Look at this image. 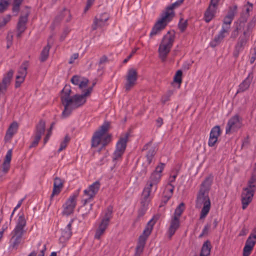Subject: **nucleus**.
Listing matches in <instances>:
<instances>
[{
    "label": "nucleus",
    "mask_w": 256,
    "mask_h": 256,
    "mask_svg": "<svg viewBox=\"0 0 256 256\" xmlns=\"http://www.w3.org/2000/svg\"><path fill=\"white\" fill-rule=\"evenodd\" d=\"M92 88H89L81 94H75L70 96L71 90L70 86H66L62 90L61 102L64 106V110L62 114V118L68 117L72 111L82 106L86 101V98L90 95Z\"/></svg>",
    "instance_id": "nucleus-1"
},
{
    "label": "nucleus",
    "mask_w": 256,
    "mask_h": 256,
    "mask_svg": "<svg viewBox=\"0 0 256 256\" xmlns=\"http://www.w3.org/2000/svg\"><path fill=\"white\" fill-rule=\"evenodd\" d=\"M26 224L24 214H19L16 226L10 234L12 237L10 240V249L16 250L18 248L22 242V236L26 232L24 228Z\"/></svg>",
    "instance_id": "nucleus-2"
},
{
    "label": "nucleus",
    "mask_w": 256,
    "mask_h": 256,
    "mask_svg": "<svg viewBox=\"0 0 256 256\" xmlns=\"http://www.w3.org/2000/svg\"><path fill=\"white\" fill-rule=\"evenodd\" d=\"M196 207L197 208H202L200 219L204 220L209 213L211 208L209 192L199 190L196 200Z\"/></svg>",
    "instance_id": "nucleus-3"
},
{
    "label": "nucleus",
    "mask_w": 256,
    "mask_h": 256,
    "mask_svg": "<svg viewBox=\"0 0 256 256\" xmlns=\"http://www.w3.org/2000/svg\"><path fill=\"white\" fill-rule=\"evenodd\" d=\"M175 40L174 32H168L165 34L160 44L158 52L160 58L164 61L170 51Z\"/></svg>",
    "instance_id": "nucleus-4"
},
{
    "label": "nucleus",
    "mask_w": 256,
    "mask_h": 256,
    "mask_svg": "<svg viewBox=\"0 0 256 256\" xmlns=\"http://www.w3.org/2000/svg\"><path fill=\"white\" fill-rule=\"evenodd\" d=\"M109 126L110 124L108 122H105L100 129L94 132L92 140V147H97L101 143L103 146H104L110 142V136L105 135Z\"/></svg>",
    "instance_id": "nucleus-5"
},
{
    "label": "nucleus",
    "mask_w": 256,
    "mask_h": 256,
    "mask_svg": "<svg viewBox=\"0 0 256 256\" xmlns=\"http://www.w3.org/2000/svg\"><path fill=\"white\" fill-rule=\"evenodd\" d=\"M156 222L153 218L151 219L147 224L142 234L138 238V244L136 248V256H140L143 252L146 244V240L152 232Z\"/></svg>",
    "instance_id": "nucleus-6"
},
{
    "label": "nucleus",
    "mask_w": 256,
    "mask_h": 256,
    "mask_svg": "<svg viewBox=\"0 0 256 256\" xmlns=\"http://www.w3.org/2000/svg\"><path fill=\"white\" fill-rule=\"evenodd\" d=\"M129 136L128 133H126L119 138L116 144V150L113 153L112 158L114 160H118L124 154L126 150Z\"/></svg>",
    "instance_id": "nucleus-7"
},
{
    "label": "nucleus",
    "mask_w": 256,
    "mask_h": 256,
    "mask_svg": "<svg viewBox=\"0 0 256 256\" xmlns=\"http://www.w3.org/2000/svg\"><path fill=\"white\" fill-rule=\"evenodd\" d=\"M80 190H78L66 200L63 204L62 214L68 216L73 213L76 204V198L79 194Z\"/></svg>",
    "instance_id": "nucleus-8"
},
{
    "label": "nucleus",
    "mask_w": 256,
    "mask_h": 256,
    "mask_svg": "<svg viewBox=\"0 0 256 256\" xmlns=\"http://www.w3.org/2000/svg\"><path fill=\"white\" fill-rule=\"evenodd\" d=\"M100 186L99 181H96L90 185L88 188L86 189L84 192V196L87 198L82 200L84 206L92 200L98 192Z\"/></svg>",
    "instance_id": "nucleus-9"
},
{
    "label": "nucleus",
    "mask_w": 256,
    "mask_h": 256,
    "mask_svg": "<svg viewBox=\"0 0 256 256\" xmlns=\"http://www.w3.org/2000/svg\"><path fill=\"white\" fill-rule=\"evenodd\" d=\"M170 21L171 20L168 18L167 16H164L162 14L160 18L153 26L150 34V37L152 38L154 36L160 34Z\"/></svg>",
    "instance_id": "nucleus-10"
},
{
    "label": "nucleus",
    "mask_w": 256,
    "mask_h": 256,
    "mask_svg": "<svg viewBox=\"0 0 256 256\" xmlns=\"http://www.w3.org/2000/svg\"><path fill=\"white\" fill-rule=\"evenodd\" d=\"M242 125V119L238 115L236 114L228 120L226 128V133L230 134L236 132L241 128Z\"/></svg>",
    "instance_id": "nucleus-11"
},
{
    "label": "nucleus",
    "mask_w": 256,
    "mask_h": 256,
    "mask_svg": "<svg viewBox=\"0 0 256 256\" xmlns=\"http://www.w3.org/2000/svg\"><path fill=\"white\" fill-rule=\"evenodd\" d=\"M112 206H109L102 214V219L98 224V228L106 232L109 225L110 221L112 217Z\"/></svg>",
    "instance_id": "nucleus-12"
},
{
    "label": "nucleus",
    "mask_w": 256,
    "mask_h": 256,
    "mask_svg": "<svg viewBox=\"0 0 256 256\" xmlns=\"http://www.w3.org/2000/svg\"><path fill=\"white\" fill-rule=\"evenodd\" d=\"M138 78V72L136 69L131 68L128 70L124 86L126 91H129L136 84Z\"/></svg>",
    "instance_id": "nucleus-13"
},
{
    "label": "nucleus",
    "mask_w": 256,
    "mask_h": 256,
    "mask_svg": "<svg viewBox=\"0 0 256 256\" xmlns=\"http://www.w3.org/2000/svg\"><path fill=\"white\" fill-rule=\"evenodd\" d=\"M255 191L246 188H243L241 194V202L242 210L246 209L252 202Z\"/></svg>",
    "instance_id": "nucleus-14"
},
{
    "label": "nucleus",
    "mask_w": 256,
    "mask_h": 256,
    "mask_svg": "<svg viewBox=\"0 0 256 256\" xmlns=\"http://www.w3.org/2000/svg\"><path fill=\"white\" fill-rule=\"evenodd\" d=\"M46 128L44 121L40 120L36 125L34 136V140L32 142L30 148L36 146L41 138L42 136L44 134Z\"/></svg>",
    "instance_id": "nucleus-15"
},
{
    "label": "nucleus",
    "mask_w": 256,
    "mask_h": 256,
    "mask_svg": "<svg viewBox=\"0 0 256 256\" xmlns=\"http://www.w3.org/2000/svg\"><path fill=\"white\" fill-rule=\"evenodd\" d=\"M28 66V62L24 61L18 68L16 78V88H18L20 86V84L24 82L27 74V69Z\"/></svg>",
    "instance_id": "nucleus-16"
},
{
    "label": "nucleus",
    "mask_w": 256,
    "mask_h": 256,
    "mask_svg": "<svg viewBox=\"0 0 256 256\" xmlns=\"http://www.w3.org/2000/svg\"><path fill=\"white\" fill-rule=\"evenodd\" d=\"M164 166V164L162 162L160 163V164L156 168L155 170L151 174L148 181L158 186V184L160 181L162 176V173Z\"/></svg>",
    "instance_id": "nucleus-17"
},
{
    "label": "nucleus",
    "mask_w": 256,
    "mask_h": 256,
    "mask_svg": "<svg viewBox=\"0 0 256 256\" xmlns=\"http://www.w3.org/2000/svg\"><path fill=\"white\" fill-rule=\"evenodd\" d=\"M109 18V14L106 12L97 15L94 20L93 24L92 26V30H94L98 28H101L106 26Z\"/></svg>",
    "instance_id": "nucleus-18"
},
{
    "label": "nucleus",
    "mask_w": 256,
    "mask_h": 256,
    "mask_svg": "<svg viewBox=\"0 0 256 256\" xmlns=\"http://www.w3.org/2000/svg\"><path fill=\"white\" fill-rule=\"evenodd\" d=\"M249 36H247V32H244L243 35L240 36L238 42L234 46V56L236 58H238L240 52H242L244 49V46L246 44L248 40Z\"/></svg>",
    "instance_id": "nucleus-19"
},
{
    "label": "nucleus",
    "mask_w": 256,
    "mask_h": 256,
    "mask_svg": "<svg viewBox=\"0 0 256 256\" xmlns=\"http://www.w3.org/2000/svg\"><path fill=\"white\" fill-rule=\"evenodd\" d=\"M158 189V186L148 181L142 191V198L144 199L146 202L150 200L152 197V193Z\"/></svg>",
    "instance_id": "nucleus-20"
},
{
    "label": "nucleus",
    "mask_w": 256,
    "mask_h": 256,
    "mask_svg": "<svg viewBox=\"0 0 256 256\" xmlns=\"http://www.w3.org/2000/svg\"><path fill=\"white\" fill-rule=\"evenodd\" d=\"M222 131L218 126H216L212 128L210 134V138L208 145L210 147L214 146L218 142V138L220 136Z\"/></svg>",
    "instance_id": "nucleus-21"
},
{
    "label": "nucleus",
    "mask_w": 256,
    "mask_h": 256,
    "mask_svg": "<svg viewBox=\"0 0 256 256\" xmlns=\"http://www.w3.org/2000/svg\"><path fill=\"white\" fill-rule=\"evenodd\" d=\"M142 150H147L146 156L148 164H150L156 152V147L150 142L144 146Z\"/></svg>",
    "instance_id": "nucleus-22"
},
{
    "label": "nucleus",
    "mask_w": 256,
    "mask_h": 256,
    "mask_svg": "<svg viewBox=\"0 0 256 256\" xmlns=\"http://www.w3.org/2000/svg\"><path fill=\"white\" fill-rule=\"evenodd\" d=\"M229 29L230 26H222V30L218 34L214 37V40L211 42V46L214 47L218 44L223 40L224 38L228 34Z\"/></svg>",
    "instance_id": "nucleus-23"
},
{
    "label": "nucleus",
    "mask_w": 256,
    "mask_h": 256,
    "mask_svg": "<svg viewBox=\"0 0 256 256\" xmlns=\"http://www.w3.org/2000/svg\"><path fill=\"white\" fill-rule=\"evenodd\" d=\"M184 1V0H178L170 6H168L162 14L164 16H167L168 18L172 20L174 16V9L180 6L183 3Z\"/></svg>",
    "instance_id": "nucleus-24"
},
{
    "label": "nucleus",
    "mask_w": 256,
    "mask_h": 256,
    "mask_svg": "<svg viewBox=\"0 0 256 256\" xmlns=\"http://www.w3.org/2000/svg\"><path fill=\"white\" fill-rule=\"evenodd\" d=\"M73 220H71L67 226L62 229L61 236L60 238V240L62 242H64L70 239L72 235V224L73 222Z\"/></svg>",
    "instance_id": "nucleus-25"
},
{
    "label": "nucleus",
    "mask_w": 256,
    "mask_h": 256,
    "mask_svg": "<svg viewBox=\"0 0 256 256\" xmlns=\"http://www.w3.org/2000/svg\"><path fill=\"white\" fill-rule=\"evenodd\" d=\"M28 14H26L24 16H21L17 24V37L20 38L22 34L24 32L26 29V24L28 22Z\"/></svg>",
    "instance_id": "nucleus-26"
},
{
    "label": "nucleus",
    "mask_w": 256,
    "mask_h": 256,
    "mask_svg": "<svg viewBox=\"0 0 256 256\" xmlns=\"http://www.w3.org/2000/svg\"><path fill=\"white\" fill-rule=\"evenodd\" d=\"M174 186L173 185L166 184V186L163 192V195L162 199V204H166L168 200L172 198ZM162 204H161L160 206H162Z\"/></svg>",
    "instance_id": "nucleus-27"
},
{
    "label": "nucleus",
    "mask_w": 256,
    "mask_h": 256,
    "mask_svg": "<svg viewBox=\"0 0 256 256\" xmlns=\"http://www.w3.org/2000/svg\"><path fill=\"white\" fill-rule=\"evenodd\" d=\"M180 226V220L176 218H172L170 221V226L167 232V234L169 238H171L175 234Z\"/></svg>",
    "instance_id": "nucleus-28"
},
{
    "label": "nucleus",
    "mask_w": 256,
    "mask_h": 256,
    "mask_svg": "<svg viewBox=\"0 0 256 256\" xmlns=\"http://www.w3.org/2000/svg\"><path fill=\"white\" fill-rule=\"evenodd\" d=\"M70 82L74 85L78 86L80 89H82L87 86L88 80L86 78L74 75L72 78Z\"/></svg>",
    "instance_id": "nucleus-29"
},
{
    "label": "nucleus",
    "mask_w": 256,
    "mask_h": 256,
    "mask_svg": "<svg viewBox=\"0 0 256 256\" xmlns=\"http://www.w3.org/2000/svg\"><path fill=\"white\" fill-rule=\"evenodd\" d=\"M218 7L210 4L204 16V18L206 22H210L214 16Z\"/></svg>",
    "instance_id": "nucleus-30"
},
{
    "label": "nucleus",
    "mask_w": 256,
    "mask_h": 256,
    "mask_svg": "<svg viewBox=\"0 0 256 256\" xmlns=\"http://www.w3.org/2000/svg\"><path fill=\"white\" fill-rule=\"evenodd\" d=\"M63 184L60 178H56L54 182V188L50 196V198L52 199L55 195H58L60 194L62 188Z\"/></svg>",
    "instance_id": "nucleus-31"
},
{
    "label": "nucleus",
    "mask_w": 256,
    "mask_h": 256,
    "mask_svg": "<svg viewBox=\"0 0 256 256\" xmlns=\"http://www.w3.org/2000/svg\"><path fill=\"white\" fill-rule=\"evenodd\" d=\"M150 200H148L146 202L144 200V199H141L142 206L138 210V214L135 220V222L138 221L140 218H142L146 214V211L148 210V206L150 203Z\"/></svg>",
    "instance_id": "nucleus-32"
},
{
    "label": "nucleus",
    "mask_w": 256,
    "mask_h": 256,
    "mask_svg": "<svg viewBox=\"0 0 256 256\" xmlns=\"http://www.w3.org/2000/svg\"><path fill=\"white\" fill-rule=\"evenodd\" d=\"M212 245L209 240H206L202 244L200 256H209L210 255Z\"/></svg>",
    "instance_id": "nucleus-33"
},
{
    "label": "nucleus",
    "mask_w": 256,
    "mask_h": 256,
    "mask_svg": "<svg viewBox=\"0 0 256 256\" xmlns=\"http://www.w3.org/2000/svg\"><path fill=\"white\" fill-rule=\"evenodd\" d=\"M213 181V176H210L206 178L205 180L202 182L201 184L200 190H202L204 192H209L210 186Z\"/></svg>",
    "instance_id": "nucleus-34"
},
{
    "label": "nucleus",
    "mask_w": 256,
    "mask_h": 256,
    "mask_svg": "<svg viewBox=\"0 0 256 256\" xmlns=\"http://www.w3.org/2000/svg\"><path fill=\"white\" fill-rule=\"evenodd\" d=\"M252 81V79L250 78L248 76L238 86V88L237 91V93L242 92L248 90L250 86Z\"/></svg>",
    "instance_id": "nucleus-35"
},
{
    "label": "nucleus",
    "mask_w": 256,
    "mask_h": 256,
    "mask_svg": "<svg viewBox=\"0 0 256 256\" xmlns=\"http://www.w3.org/2000/svg\"><path fill=\"white\" fill-rule=\"evenodd\" d=\"M18 124L16 122H13L8 128L6 135V138L10 139L17 132Z\"/></svg>",
    "instance_id": "nucleus-36"
},
{
    "label": "nucleus",
    "mask_w": 256,
    "mask_h": 256,
    "mask_svg": "<svg viewBox=\"0 0 256 256\" xmlns=\"http://www.w3.org/2000/svg\"><path fill=\"white\" fill-rule=\"evenodd\" d=\"M256 174H252L248 182L246 188L256 190V167L254 168Z\"/></svg>",
    "instance_id": "nucleus-37"
},
{
    "label": "nucleus",
    "mask_w": 256,
    "mask_h": 256,
    "mask_svg": "<svg viewBox=\"0 0 256 256\" xmlns=\"http://www.w3.org/2000/svg\"><path fill=\"white\" fill-rule=\"evenodd\" d=\"M185 210V206L184 202L180 203L178 206L176 208L172 218H176L177 219L180 220V218Z\"/></svg>",
    "instance_id": "nucleus-38"
},
{
    "label": "nucleus",
    "mask_w": 256,
    "mask_h": 256,
    "mask_svg": "<svg viewBox=\"0 0 256 256\" xmlns=\"http://www.w3.org/2000/svg\"><path fill=\"white\" fill-rule=\"evenodd\" d=\"M246 22V18L240 22V24L236 26V29L232 32L230 36L232 38H236L238 36L239 30L244 28Z\"/></svg>",
    "instance_id": "nucleus-39"
},
{
    "label": "nucleus",
    "mask_w": 256,
    "mask_h": 256,
    "mask_svg": "<svg viewBox=\"0 0 256 256\" xmlns=\"http://www.w3.org/2000/svg\"><path fill=\"white\" fill-rule=\"evenodd\" d=\"M50 46L49 45V44L48 43L47 46H44L41 52L40 56V60L42 62H45L47 58H48V55H49V50L50 49Z\"/></svg>",
    "instance_id": "nucleus-40"
},
{
    "label": "nucleus",
    "mask_w": 256,
    "mask_h": 256,
    "mask_svg": "<svg viewBox=\"0 0 256 256\" xmlns=\"http://www.w3.org/2000/svg\"><path fill=\"white\" fill-rule=\"evenodd\" d=\"M70 140V138L69 136L68 135L66 136L64 140L60 143V147L58 150V152H60L65 149Z\"/></svg>",
    "instance_id": "nucleus-41"
},
{
    "label": "nucleus",
    "mask_w": 256,
    "mask_h": 256,
    "mask_svg": "<svg viewBox=\"0 0 256 256\" xmlns=\"http://www.w3.org/2000/svg\"><path fill=\"white\" fill-rule=\"evenodd\" d=\"M237 10V6H230L229 8V10L228 12V14L226 16L230 18L234 19L235 14Z\"/></svg>",
    "instance_id": "nucleus-42"
},
{
    "label": "nucleus",
    "mask_w": 256,
    "mask_h": 256,
    "mask_svg": "<svg viewBox=\"0 0 256 256\" xmlns=\"http://www.w3.org/2000/svg\"><path fill=\"white\" fill-rule=\"evenodd\" d=\"M256 24V20L253 18L251 20L248 24L246 29L244 30V32H247V36H249L248 33L250 30H252Z\"/></svg>",
    "instance_id": "nucleus-43"
},
{
    "label": "nucleus",
    "mask_w": 256,
    "mask_h": 256,
    "mask_svg": "<svg viewBox=\"0 0 256 256\" xmlns=\"http://www.w3.org/2000/svg\"><path fill=\"white\" fill-rule=\"evenodd\" d=\"M182 71L181 70H178L176 72L174 76V81L178 84H180L182 82Z\"/></svg>",
    "instance_id": "nucleus-44"
},
{
    "label": "nucleus",
    "mask_w": 256,
    "mask_h": 256,
    "mask_svg": "<svg viewBox=\"0 0 256 256\" xmlns=\"http://www.w3.org/2000/svg\"><path fill=\"white\" fill-rule=\"evenodd\" d=\"M23 0H14L12 11L18 12L19 10V8Z\"/></svg>",
    "instance_id": "nucleus-45"
},
{
    "label": "nucleus",
    "mask_w": 256,
    "mask_h": 256,
    "mask_svg": "<svg viewBox=\"0 0 256 256\" xmlns=\"http://www.w3.org/2000/svg\"><path fill=\"white\" fill-rule=\"evenodd\" d=\"M13 36L12 32H10L6 36L7 45L6 48H9L12 44Z\"/></svg>",
    "instance_id": "nucleus-46"
},
{
    "label": "nucleus",
    "mask_w": 256,
    "mask_h": 256,
    "mask_svg": "<svg viewBox=\"0 0 256 256\" xmlns=\"http://www.w3.org/2000/svg\"><path fill=\"white\" fill-rule=\"evenodd\" d=\"M187 26V21L181 20L178 24V28L182 32H184Z\"/></svg>",
    "instance_id": "nucleus-47"
},
{
    "label": "nucleus",
    "mask_w": 256,
    "mask_h": 256,
    "mask_svg": "<svg viewBox=\"0 0 256 256\" xmlns=\"http://www.w3.org/2000/svg\"><path fill=\"white\" fill-rule=\"evenodd\" d=\"M104 231L97 228L94 234V238L100 240L101 236L104 234Z\"/></svg>",
    "instance_id": "nucleus-48"
},
{
    "label": "nucleus",
    "mask_w": 256,
    "mask_h": 256,
    "mask_svg": "<svg viewBox=\"0 0 256 256\" xmlns=\"http://www.w3.org/2000/svg\"><path fill=\"white\" fill-rule=\"evenodd\" d=\"M252 249L250 246L245 245L243 250V256H249Z\"/></svg>",
    "instance_id": "nucleus-49"
},
{
    "label": "nucleus",
    "mask_w": 256,
    "mask_h": 256,
    "mask_svg": "<svg viewBox=\"0 0 256 256\" xmlns=\"http://www.w3.org/2000/svg\"><path fill=\"white\" fill-rule=\"evenodd\" d=\"M11 16L8 14L3 18L2 22H0V27L5 26L10 20Z\"/></svg>",
    "instance_id": "nucleus-50"
},
{
    "label": "nucleus",
    "mask_w": 256,
    "mask_h": 256,
    "mask_svg": "<svg viewBox=\"0 0 256 256\" xmlns=\"http://www.w3.org/2000/svg\"><path fill=\"white\" fill-rule=\"evenodd\" d=\"M10 2L0 0V12H3L7 8Z\"/></svg>",
    "instance_id": "nucleus-51"
},
{
    "label": "nucleus",
    "mask_w": 256,
    "mask_h": 256,
    "mask_svg": "<svg viewBox=\"0 0 256 256\" xmlns=\"http://www.w3.org/2000/svg\"><path fill=\"white\" fill-rule=\"evenodd\" d=\"M256 243V240L250 238H248L247 240H246L245 245L248 246H250L253 248L255 244Z\"/></svg>",
    "instance_id": "nucleus-52"
},
{
    "label": "nucleus",
    "mask_w": 256,
    "mask_h": 256,
    "mask_svg": "<svg viewBox=\"0 0 256 256\" xmlns=\"http://www.w3.org/2000/svg\"><path fill=\"white\" fill-rule=\"evenodd\" d=\"M232 20H233L232 19L226 16L223 20L222 26H230V24H231Z\"/></svg>",
    "instance_id": "nucleus-53"
},
{
    "label": "nucleus",
    "mask_w": 256,
    "mask_h": 256,
    "mask_svg": "<svg viewBox=\"0 0 256 256\" xmlns=\"http://www.w3.org/2000/svg\"><path fill=\"white\" fill-rule=\"evenodd\" d=\"M10 167V163L4 162L2 165V172L4 173H6L9 170Z\"/></svg>",
    "instance_id": "nucleus-54"
},
{
    "label": "nucleus",
    "mask_w": 256,
    "mask_h": 256,
    "mask_svg": "<svg viewBox=\"0 0 256 256\" xmlns=\"http://www.w3.org/2000/svg\"><path fill=\"white\" fill-rule=\"evenodd\" d=\"M12 156V150H10L8 151L5 156L4 162L10 163Z\"/></svg>",
    "instance_id": "nucleus-55"
},
{
    "label": "nucleus",
    "mask_w": 256,
    "mask_h": 256,
    "mask_svg": "<svg viewBox=\"0 0 256 256\" xmlns=\"http://www.w3.org/2000/svg\"><path fill=\"white\" fill-rule=\"evenodd\" d=\"M78 57V53L74 54L72 56L70 57V60H69V64H72L74 60L77 59Z\"/></svg>",
    "instance_id": "nucleus-56"
},
{
    "label": "nucleus",
    "mask_w": 256,
    "mask_h": 256,
    "mask_svg": "<svg viewBox=\"0 0 256 256\" xmlns=\"http://www.w3.org/2000/svg\"><path fill=\"white\" fill-rule=\"evenodd\" d=\"M210 224H207L205 226H204L202 232H203V234H208L209 232V230L210 228Z\"/></svg>",
    "instance_id": "nucleus-57"
},
{
    "label": "nucleus",
    "mask_w": 256,
    "mask_h": 256,
    "mask_svg": "<svg viewBox=\"0 0 256 256\" xmlns=\"http://www.w3.org/2000/svg\"><path fill=\"white\" fill-rule=\"evenodd\" d=\"M176 176V174L170 176L168 178V183L167 184L172 185V183L175 182Z\"/></svg>",
    "instance_id": "nucleus-58"
},
{
    "label": "nucleus",
    "mask_w": 256,
    "mask_h": 256,
    "mask_svg": "<svg viewBox=\"0 0 256 256\" xmlns=\"http://www.w3.org/2000/svg\"><path fill=\"white\" fill-rule=\"evenodd\" d=\"M248 238L256 240V228L252 230Z\"/></svg>",
    "instance_id": "nucleus-59"
},
{
    "label": "nucleus",
    "mask_w": 256,
    "mask_h": 256,
    "mask_svg": "<svg viewBox=\"0 0 256 256\" xmlns=\"http://www.w3.org/2000/svg\"><path fill=\"white\" fill-rule=\"evenodd\" d=\"M94 1H92L90 0H88L86 6L84 8L85 12L87 11L89 8L91 6L92 4Z\"/></svg>",
    "instance_id": "nucleus-60"
},
{
    "label": "nucleus",
    "mask_w": 256,
    "mask_h": 256,
    "mask_svg": "<svg viewBox=\"0 0 256 256\" xmlns=\"http://www.w3.org/2000/svg\"><path fill=\"white\" fill-rule=\"evenodd\" d=\"M94 1H92L90 0H88L86 6L84 8L85 12L87 11L89 8L91 6L92 4Z\"/></svg>",
    "instance_id": "nucleus-61"
},
{
    "label": "nucleus",
    "mask_w": 256,
    "mask_h": 256,
    "mask_svg": "<svg viewBox=\"0 0 256 256\" xmlns=\"http://www.w3.org/2000/svg\"><path fill=\"white\" fill-rule=\"evenodd\" d=\"M51 134H52V132H50V130H49L48 131L46 136H45L44 140V144H46L47 142L48 141V140H49V138H50Z\"/></svg>",
    "instance_id": "nucleus-62"
},
{
    "label": "nucleus",
    "mask_w": 256,
    "mask_h": 256,
    "mask_svg": "<svg viewBox=\"0 0 256 256\" xmlns=\"http://www.w3.org/2000/svg\"><path fill=\"white\" fill-rule=\"evenodd\" d=\"M156 126H158V127H160L161 126L162 124H163V120H162V119L161 118H158L157 120H156Z\"/></svg>",
    "instance_id": "nucleus-63"
},
{
    "label": "nucleus",
    "mask_w": 256,
    "mask_h": 256,
    "mask_svg": "<svg viewBox=\"0 0 256 256\" xmlns=\"http://www.w3.org/2000/svg\"><path fill=\"white\" fill-rule=\"evenodd\" d=\"M220 0H210V4L218 7Z\"/></svg>",
    "instance_id": "nucleus-64"
}]
</instances>
